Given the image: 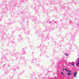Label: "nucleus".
<instances>
[{"mask_svg":"<svg viewBox=\"0 0 79 79\" xmlns=\"http://www.w3.org/2000/svg\"><path fill=\"white\" fill-rule=\"evenodd\" d=\"M64 69H63V71H64Z\"/></svg>","mask_w":79,"mask_h":79,"instance_id":"nucleus-9","label":"nucleus"},{"mask_svg":"<svg viewBox=\"0 0 79 79\" xmlns=\"http://www.w3.org/2000/svg\"><path fill=\"white\" fill-rule=\"evenodd\" d=\"M78 62H79V61H78Z\"/></svg>","mask_w":79,"mask_h":79,"instance_id":"nucleus-10","label":"nucleus"},{"mask_svg":"<svg viewBox=\"0 0 79 79\" xmlns=\"http://www.w3.org/2000/svg\"><path fill=\"white\" fill-rule=\"evenodd\" d=\"M71 65H72V66H74V64L73 63H72L71 64Z\"/></svg>","mask_w":79,"mask_h":79,"instance_id":"nucleus-5","label":"nucleus"},{"mask_svg":"<svg viewBox=\"0 0 79 79\" xmlns=\"http://www.w3.org/2000/svg\"><path fill=\"white\" fill-rule=\"evenodd\" d=\"M65 56H68V54L67 53H66L65 54Z\"/></svg>","mask_w":79,"mask_h":79,"instance_id":"nucleus-4","label":"nucleus"},{"mask_svg":"<svg viewBox=\"0 0 79 79\" xmlns=\"http://www.w3.org/2000/svg\"><path fill=\"white\" fill-rule=\"evenodd\" d=\"M76 65H77V66H78L79 65V63H77Z\"/></svg>","mask_w":79,"mask_h":79,"instance_id":"nucleus-7","label":"nucleus"},{"mask_svg":"<svg viewBox=\"0 0 79 79\" xmlns=\"http://www.w3.org/2000/svg\"><path fill=\"white\" fill-rule=\"evenodd\" d=\"M64 69L65 70V71H67L68 70H67V69H66V68H64Z\"/></svg>","mask_w":79,"mask_h":79,"instance_id":"nucleus-8","label":"nucleus"},{"mask_svg":"<svg viewBox=\"0 0 79 79\" xmlns=\"http://www.w3.org/2000/svg\"><path fill=\"white\" fill-rule=\"evenodd\" d=\"M61 74L63 76H64V73L63 72H61Z\"/></svg>","mask_w":79,"mask_h":79,"instance_id":"nucleus-6","label":"nucleus"},{"mask_svg":"<svg viewBox=\"0 0 79 79\" xmlns=\"http://www.w3.org/2000/svg\"><path fill=\"white\" fill-rule=\"evenodd\" d=\"M67 72H68V73H71L72 71L71 70H67Z\"/></svg>","mask_w":79,"mask_h":79,"instance_id":"nucleus-3","label":"nucleus"},{"mask_svg":"<svg viewBox=\"0 0 79 79\" xmlns=\"http://www.w3.org/2000/svg\"><path fill=\"white\" fill-rule=\"evenodd\" d=\"M74 77H76V76H77V73L76 72H74Z\"/></svg>","mask_w":79,"mask_h":79,"instance_id":"nucleus-1","label":"nucleus"},{"mask_svg":"<svg viewBox=\"0 0 79 79\" xmlns=\"http://www.w3.org/2000/svg\"><path fill=\"white\" fill-rule=\"evenodd\" d=\"M71 73H67V74L68 76H71Z\"/></svg>","mask_w":79,"mask_h":79,"instance_id":"nucleus-2","label":"nucleus"}]
</instances>
